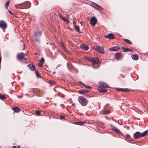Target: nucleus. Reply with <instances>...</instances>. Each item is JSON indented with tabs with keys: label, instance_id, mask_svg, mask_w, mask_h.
<instances>
[{
	"label": "nucleus",
	"instance_id": "nucleus-1",
	"mask_svg": "<svg viewBox=\"0 0 148 148\" xmlns=\"http://www.w3.org/2000/svg\"><path fill=\"white\" fill-rule=\"evenodd\" d=\"M99 84L101 87L99 89V91L101 92H106L107 91V90L105 89V88H108L110 87L108 85L103 82H100Z\"/></svg>",
	"mask_w": 148,
	"mask_h": 148
},
{
	"label": "nucleus",
	"instance_id": "nucleus-2",
	"mask_svg": "<svg viewBox=\"0 0 148 148\" xmlns=\"http://www.w3.org/2000/svg\"><path fill=\"white\" fill-rule=\"evenodd\" d=\"M78 100L79 102L82 106H84L87 105V99L84 97L80 96L78 98Z\"/></svg>",
	"mask_w": 148,
	"mask_h": 148
},
{
	"label": "nucleus",
	"instance_id": "nucleus-3",
	"mask_svg": "<svg viewBox=\"0 0 148 148\" xmlns=\"http://www.w3.org/2000/svg\"><path fill=\"white\" fill-rule=\"evenodd\" d=\"M93 48L95 49L101 53L103 54L104 53L103 48L102 47L95 45L94 46Z\"/></svg>",
	"mask_w": 148,
	"mask_h": 148
},
{
	"label": "nucleus",
	"instance_id": "nucleus-4",
	"mask_svg": "<svg viewBox=\"0 0 148 148\" xmlns=\"http://www.w3.org/2000/svg\"><path fill=\"white\" fill-rule=\"evenodd\" d=\"M90 5L92 7L97 10H101L103 9L100 6L93 2H92L90 3Z\"/></svg>",
	"mask_w": 148,
	"mask_h": 148
},
{
	"label": "nucleus",
	"instance_id": "nucleus-5",
	"mask_svg": "<svg viewBox=\"0 0 148 148\" xmlns=\"http://www.w3.org/2000/svg\"><path fill=\"white\" fill-rule=\"evenodd\" d=\"M25 55V54L22 52L17 54L16 56L17 60L18 61H21L24 59Z\"/></svg>",
	"mask_w": 148,
	"mask_h": 148
},
{
	"label": "nucleus",
	"instance_id": "nucleus-6",
	"mask_svg": "<svg viewBox=\"0 0 148 148\" xmlns=\"http://www.w3.org/2000/svg\"><path fill=\"white\" fill-rule=\"evenodd\" d=\"M7 27V24L6 23L3 21H0V27L3 30H5Z\"/></svg>",
	"mask_w": 148,
	"mask_h": 148
},
{
	"label": "nucleus",
	"instance_id": "nucleus-7",
	"mask_svg": "<svg viewBox=\"0 0 148 148\" xmlns=\"http://www.w3.org/2000/svg\"><path fill=\"white\" fill-rule=\"evenodd\" d=\"M97 19L95 17H93L91 18L90 23L92 25L94 26L97 23Z\"/></svg>",
	"mask_w": 148,
	"mask_h": 148
},
{
	"label": "nucleus",
	"instance_id": "nucleus-8",
	"mask_svg": "<svg viewBox=\"0 0 148 148\" xmlns=\"http://www.w3.org/2000/svg\"><path fill=\"white\" fill-rule=\"evenodd\" d=\"M133 137L135 139H138L140 138L141 137V133L139 132H137L134 134Z\"/></svg>",
	"mask_w": 148,
	"mask_h": 148
},
{
	"label": "nucleus",
	"instance_id": "nucleus-9",
	"mask_svg": "<svg viewBox=\"0 0 148 148\" xmlns=\"http://www.w3.org/2000/svg\"><path fill=\"white\" fill-rule=\"evenodd\" d=\"M104 37L106 38H108L110 40L115 39V37L113 34L109 33L108 35L105 36Z\"/></svg>",
	"mask_w": 148,
	"mask_h": 148
},
{
	"label": "nucleus",
	"instance_id": "nucleus-10",
	"mask_svg": "<svg viewBox=\"0 0 148 148\" xmlns=\"http://www.w3.org/2000/svg\"><path fill=\"white\" fill-rule=\"evenodd\" d=\"M91 62L94 64H97L99 63V59L97 57L92 58Z\"/></svg>",
	"mask_w": 148,
	"mask_h": 148
},
{
	"label": "nucleus",
	"instance_id": "nucleus-11",
	"mask_svg": "<svg viewBox=\"0 0 148 148\" xmlns=\"http://www.w3.org/2000/svg\"><path fill=\"white\" fill-rule=\"evenodd\" d=\"M116 90L119 91H121L123 92H128V90L126 88H115Z\"/></svg>",
	"mask_w": 148,
	"mask_h": 148
},
{
	"label": "nucleus",
	"instance_id": "nucleus-12",
	"mask_svg": "<svg viewBox=\"0 0 148 148\" xmlns=\"http://www.w3.org/2000/svg\"><path fill=\"white\" fill-rule=\"evenodd\" d=\"M122 54L121 53H116L115 55V58L117 60H119L122 57Z\"/></svg>",
	"mask_w": 148,
	"mask_h": 148
},
{
	"label": "nucleus",
	"instance_id": "nucleus-13",
	"mask_svg": "<svg viewBox=\"0 0 148 148\" xmlns=\"http://www.w3.org/2000/svg\"><path fill=\"white\" fill-rule=\"evenodd\" d=\"M42 31H37L35 32V38H37L40 36L42 34Z\"/></svg>",
	"mask_w": 148,
	"mask_h": 148
},
{
	"label": "nucleus",
	"instance_id": "nucleus-14",
	"mask_svg": "<svg viewBox=\"0 0 148 148\" xmlns=\"http://www.w3.org/2000/svg\"><path fill=\"white\" fill-rule=\"evenodd\" d=\"M80 47L82 49L85 50H87L89 49V47L88 46L84 45H81L80 46Z\"/></svg>",
	"mask_w": 148,
	"mask_h": 148
},
{
	"label": "nucleus",
	"instance_id": "nucleus-15",
	"mask_svg": "<svg viewBox=\"0 0 148 148\" xmlns=\"http://www.w3.org/2000/svg\"><path fill=\"white\" fill-rule=\"evenodd\" d=\"M120 48V47L119 46H114L110 48L109 49L110 51H114L119 50Z\"/></svg>",
	"mask_w": 148,
	"mask_h": 148
},
{
	"label": "nucleus",
	"instance_id": "nucleus-16",
	"mask_svg": "<svg viewBox=\"0 0 148 148\" xmlns=\"http://www.w3.org/2000/svg\"><path fill=\"white\" fill-rule=\"evenodd\" d=\"M28 66L29 67V69L30 70L32 71H34L35 69V66L33 64H30L28 65Z\"/></svg>",
	"mask_w": 148,
	"mask_h": 148
},
{
	"label": "nucleus",
	"instance_id": "nucleus-17",
	"mask_svg": "<svg viewBox=\"0 0 148 148\" xmlns=\"http://www.w3.org/2000/svg\"><path fill=\"white\" fill-rule=\"evenodd\" d=\"M21 4L23 6V7L24 8V9H27L30 7H27L26 6V5L29 4V2H25Z\"/></svg>",
	"mask_w": 148,
	"mask_h": 148
},
{
	"label": "nucleus",
	"instance_id": "nucleus-18",
	"mask_svg": "<svg viewBox=\"0 0 148 148\" xmlns=\"http://www.w3.org/2000/svg\"><path fill=\"white\" fill-rule=\"evenodd\" d=\"M131 57L132 59L135 60H137L139 58L138 55L137 54L132 55L131 56Z\"/></svg>",
	"mask_w": 148,
	"mask_h": 148
},
{
	"label": "nucleus",
	"instance_id": "nucleus-19",
	"mask_svg": "<svg viewBox=\"0 0 148 148\" xmlns=\"http://www.w3.org/2000/svg\"><path fill=\"white\" fill-rule=\"evenodd\" d=\"M89 91L85 89H82L80 90L79 91V93L80 94H83L84 93H86L87 92H88Z\"/></svg>",
	"mask_w": 148,
	"mask_h": 148
},
{
	"label": "nucleus",
	"instance_id": "nucleus-20",
	"mask_svg": "<svg viewBox=\"0 0 148 148\" xmlns=\"http://www.w3.org/2000/svg\"><path fill=\"white\" fill-rule=\"evenodd\" d=\"M15 7L16 8H20V9H24L23 7V6L22 5V4H17V5H15Z\"/></svg>",
	"mask_w": 148,
	"mask_h": 148
},
{
	"label": "nucleus",
	"instance_id": "nucleus-21",
	"mask_svg": "<svg viewBox=\"0 0 148 148\" xmlns=\"http://www.w3.org/2000/svg\"><path fill=\"white\" fill-rule=\"evenodd\" d=\"M85 123V122L84 121H81V122H75L74 123L77 125H83L84 123Z\"/></svg>",
	"mask_w": 148,
	"mask_h": 148
},
{
	"label": "nucleus",
	"instance_id": "nucleus-22",
	"mask_svg": "<svg viewBox=\"0 0 148 148\" xmlns=\"http://www.w3.org/2000/svg\"><path fill=\"white\" fill-rule=\"evenodd\" d=\"M12 110L15 112H18L20 111V108L18 107H15L12 108Z\"/></svg>",
	"mask_w": 148,
	"mask_h": 148
},
{
	"label": "nucleus",
	"instance_id": "nucleus-23",
	"mask_svg": "<svg viewBox=\"0 0 148 148\" xmlns=\"http://www.w3.org/2000/svg\"><path fill=\"white\" fill-rule=\"evenodd\" d=\"M122 49L123 50V51L125 52H127L128 51H131L132 50H130V49L128 48H125L124 47H122Z\"/></svg>",
	"mask_w": 148,
	"mask_h": 148
},
{
	"label": "nucleus",
	"instance_id": "nucleus-24",
	"mask_svg": "<svg viewBox=\"0 0 148 148\" xmlns=\"http://www.w3.org/2000/svg\"><path fill=\"white\" fill-rule=\"evenodd\" d=\"M147 133V130L145 131L143 133H141V137H143L145 136Z\"/></svg>",
	"mask_w": 148,
	"mask_h": 148
},
{
	"label": "nucleus",
	"instance_id": "nucleus-25",
	"mask_svg": "<svg viewBox=\"0 0 148 148\" xmlns=\"http://www.w3.org/2000/svg\"><path fill=\"white\" fill-rule=\"evenodd\" d=\"M10 2L9 0H8L5 3V8L6 9V10L8 9Z\"/></svg>",
	"mask_w": 148,
	"mask_h": 148
},
{
	"label": "nucleus",
	"instance_id": "nucleus-26",
	"mask_svg": "<svg viewBox=\"0 0 148 148\" xmlns=\"http://www.w3.org/2000/svg\"><path fill=\"white\" fill-rule=\"evenodd\" d=\"M75 28V29L78 32H80V31L79 29V28L78 26L76 25L74 27Z\"/></svg>",
	"mask_w": 148,
	"mask_h": 148
},
{
	"label": "nucleus",
	"instance_id": "nucleus-27",
	"mask_svg": "<svg viewBox=\"0 0 148 148\" xmlns=\"http://www.w3.org/2000/svg\"><path fill=\"white\" fill-rule=\"evenodd\" d=\"M114 131L116 133L120 134L121 133V132L120 130L116 127V128L115 129V130H114Z\"/></svg>",
	"mask_w": 148,
	"mask_h": 148
},
{
	"label": "nucleus",
	"instance_id": "nucleus-28",
	"mask_svg": "<svg viewBox=\"0 0 148 148\" xmlns=\"http://www.w3.org/2000/svg\"><path fill=\"white\" fill-rule=\"evenodd\" d=\"M124 40L125 41L127 42V43H128L129 44H132V42H130V40H128L127 39L125 38V39H124Z\"/></svg>",
	"mask_w": 148,
	"mask_h": 148
},
{
	"label": "nucleus",
	"instance_id": "nucleus-29",
	"mask_svg": "<svg viewBox=\"0 0 148 148\" xmlns=\"http://www.w3.org/2000/svg\"><path fill=\"white\" fill-rule=\"evenodd\" d=\"M35 73L37 77H41V76L38 74V73L37 70L35 71Z\"/></svg>",
	"mask_w": 148,
	"mask_h": 148
},
{
	"label": "nucleus",
	"instance_id": "nucleus-30",
	"mask_svg": "<svg viewBox=\"0 0 148 148\" xmlns=\"http://www.w3.org/2000/svg\"><path fill=\"white\" fill-rule=\"evenodd\" d=\"M34 41L35 42L38 43H40V41L39 39L38 38H35Z\"/></svg>",
	"mask_w": 148,
	"mask_h": 148
},
{
	"label": "nucleus",
	"instance_id": "nucleus-31",
	"mask_svg": "<svg viewBox=\"0 0 148 148\" xmlns=\"http://www.w3.org/2000/svg\"><path fill=\"white\" fill-rule=\"evenodd\" d=\"M92 59V57H91V58H88L87 57H85V59L86 60L89 61H90L91 62V61Z\"/></svg>",
	"mask_w": 148,
	"mask_h": 148
},
{
	"label": "nucleus",
	"instance_id": "nucleus-32",
	"mask_svg": "<svg viewBox=\"0 0 148 148\" xmlns=\"http://www.w3.org/2000/svg\"><path fill=\"white\" fill-rule=\"evenodd\" d=\"M5 97L4 95L0 94V99L2 100L5 99Z\"/></svg>",
	"mask_w": 148,
	"mask_h": 148
},
{
	"label": "nucleus",
	"instance_id": "nucleus-33",
	"mask_svg": "<svg viewBox=\"0 0 148 148\" xmlns=\"http://www.w3.org/2000/svg\"><path fill=\"white\" fill-rule=\"evenodd\" d=\"M110 127L112 128V130L114 131L115 130V129L116 128V127L114 126V125H113L111 124H110Z\"/></svg>",
	"mask_w": 148,
	"mask_h": 148
},
{
	"label": "nucleus",
	"instance_id": "nucleus-34",
	"mask_svg": "<svg viewBox=\"0 0 148 148\" xmlns=\"http://www.w3.org/2000/svg\"><path fill=\"white\" fill-rule=\"evenodd\" d=\"M58 15L59 16V17L62 20H64V18L62 16V14H61L60 13H58Z\"/></svg>",
	"mask_w": 148,
	"mask_h": 148
},
{
	"label": "nucleus",
	"instance_id": "nucleus-35",
	"mask_svg": "<svg viewBox=\"0 0 148 148\" xmlns=\"http://www.w3.org/2000/svg\"><path fill=\"white\" fill-rule=\"evenodd\" d=\"M79 83L80 84H82L83 86L85 88L87 86H86L85 84L84 83H83L81 81H79Z\"/></svg>",
	"mask_w": 148,
	"mask_h": 148
},
{
	"label": "nucleus",
	"instance_id": "nucleus-36",
	"mask_svg": "<svg viewBox=\"0 0 148 148\" xmlns=\"http://www.w3.org/2000/svg\"><path fill=\"white\" fill-rule=\"evenodd\" d=\"M55 82L52 80H50L49 81V83L51 84H55Z\"/></svg>",
	"mask_w": 148,
	"mask_h": 148
},
{
	"label": "nucleus",
	"instance_id": "nucleus-37",
	"mask_svg": "<svg viewBox=\"0 0 148 148\" xmlns=\"http://www.w3.org/2000/svg\"><path fill=\"white\" fill-rule=\"evenodd\" d=\"M110 113V112L109 110H106L105 111L104 113L105 114H109Z\"/></svg>",
	"mask_w": 148,
	"mask_h": 148
},
{
	"label": "nucleus",
	"instance_id": "nucleus-38",
	"mask_svg": "<svg viewBox=\"0 0 148 148\" xmlns=\"http://www.w3.org/2000/svg\"><path fill=\"white\" fill-rule=\"evenodd\" d=\"M60 43L61 44L62 47L64 49H65L66 48L64 44L62 42H60Z\"/></svg>",
	"mask_w": 148,
	"mask_h": 148
},
{
	"label": "nucleus",
	"instance_id": "nucleus-39",
	"mask_svg": "<svg viewBox=\"0 0 148 148\" xmlns=\"http://www.w3.org/2000/svg\"><path fill=\"white\" fill-rule=\"evenodd\" d=\"M44 58H41L40 60V63H43L44 62Z\"/></svg>",
	"mask_w": 148,
	"mask_h": 148
},
{
	"label": "nucleus",
	"instance_id": "nucleus-40",
	"mask_svg": "<svg viewBox=\"0 0 148 148\" xmlns=\"http://www.w3.org/2000/svg\"><path fill=\"white\" fill-rule=\"evenodd\" d=\"M36 114H37V115H39L40 114V112L38 111V110H36Z\"/></svg>",
	"mask_w": 148,
	"mask_h": 148
},
{
	"label": "nucleus",
	"instance_id": "nucleus-41",
	"mask_svg": "<svg viewBox=\"0 0 148 148\" xmlns=\"http://www.w3.org/2000/svg\"><path fill=\"white\" fill-rule=\"evenodd\" d=\"M60 119L61 120L63 119H64L65 117L63 115H61L60 116Z\"/></svg>",
	"mask_w": 148,
	"mask_h": 148
},
{
	"label": "nucleus",
	"instance_id": "nucleus-42",
	"mask_svg": "<svg viewBox=\"0 0 148 148\" xmlns=\"http://www.w3.org/2000/svg\"><path fill=\"white\" fill-rule=\"evenodd\" d=\"M63 20L64 21H65L66 22H67L68 23H69V21L68 19H65V18H64V20Z\"/></svg>",
	"mask_w": 148,
	"mask_h": 148
},
{
	"label": "nucleus",
	"instance_id": "nucleus-43",
	"mask_svg": "<svg viewBox=\"0 0 148 148\" xmlns=\"http://www.w3.org/2000/svg\"><path fill=\"white\" fill-rule=\"evenodd\" d=\"M38 65L42 68V63L38 64Z\"/></svg>",
	"mask_w": 148,
	"mask_h": 148
},
{
	"label": "nucleus",
	"instance_id": "nucleus-44",
	"mask_svg": "<svg viewBox=\"0 0 148 148\" xmlns=\"http://www.w3.org/2000/svg\"><path fill=\"white\" fill-rule=\"evenodd\" d=\"M73 25L74 27L77 25H76V23L75 21L73 22Z\"/></svg>",
	"mask_w": 148,
	"mask_h": 148
},
{
	"label": "nucleus",
	"instance_id": "nucleus-45",
	"mask_svg": "<svg viewBox=\"0 0 148 148\" xmlns=\"http://www.w3.org/2000/svg\"><path fill=\"white\" fill-rule=\"evenodd\" d=\"M13 148H20V146H18V147H16V146H13L12 147Z\"/></svg>",
	"mask_w": 148,
	"mask_h": 148
},
{
	"label": "nucleus",
	"instance_id": "nucleus-46",
	"mask_svg": "<svg viewBox=\"0 0 148 148\" xmlns=\"http://www.w3.org/2000/svg\"><path fill=\"white\" fill-rule=\"evenodd\" d=\"M86 88H87L88 89H91L92 88L89 86H86Z\"/></svg>",
	"mask_w": 148,
	"mask_h": 148
},
{
	"label": "nucleus",
	"instance_id": "nucleus-47",
	"mask_svg": "<svg viewBox=\"0 0 148 148\" xmlns=\"http://www.w3.org/2000/svg\"><path fill=\"white\" fill-rule=\"evenodd\" d=\"M92 67L94 68H98L99 67V66H97V67H95L94 65H92Z\"/></svg>",
	"mask_w": 148,
	"mask_h": 148
},
{
	"label": "nucleus",
	"instance_id": "nucleus-48",
	"mask_svg": "<svg viewBox=\"0 0 148 148\" xmlns=\"http://www.w3.org/2000/svg\"><path fill=\"white\" fill-rule=\"evenodd\" d=\"M8 11L9 13L10 14H11V15H12V12H11L10 10H8Z\"/></svg>",
	"mask_w": 148,
	"mask_h": 148
},
{
	"label": "nucleus",
	"instance_id": "nucleus-49",
	"mask_svg": "<svg viewBox=\"0 0 148 148\" xmlns=\"http://www.w3.org/2000/svg\"><path fill=\"white\" fill-rule=\"evenodd\" d=\"M60 106H62V108H64V107H64V105H63V104H60Z\"/></svg>",
	"mask_w": 148,
	"mask_h": 148
},
{
	"label": "nucleus",
	"instance_id": "nucleus-50",
	"mask_svg": "<svg viewBox=\"0 0 148 148\" xmlns=\"http://www.w3.org/2000/svg\"><path fill=\"white\" fill-rule=\"evenodd\" d=\"M23 46H24L23 49H25V46L24 44H23Z\"/></svg>",
	"mask_w": 148,
	"mask_h": 148
},
{
	"label": "nucleus",
	"instance_id": "nucleus-51",
	"mask_svg": "<svg viewBox=\"0 0 148 148\" xmlns=\"http://www.w3.org/2000/svg\"><path fill=\"white\" fill-rule=\"evenodd\" d=\"M72 105L73 106H74L75 105V104L74 103H73L72 104Z\"/></svg>",
	"mask_w": 148,
	"mask_h": 148
},
{
	"label": "nucleus",
	"instance_id": "nucleus-52",
	"mask_svg": "<svg viewBox=\"0 0 148 148\" xmlns=\"http://www.w3.org/2000/svg\"><path fill=\"white\" fill-rule=\"evenodd\" d=\"M3 32H5V30H3Z\"/></svg>",
	"mask_w": 148,
	"mask_h": 148
},
{
	"label": "nucleus",
	"instance_id": "nucleus-53",
	"mask_svg": "<svg viewBox=\"0 0 148 148\" xmlns=\"http://www.w3.org/2000/svg\"><path fill=\"white\" fill-rule=\"evenodd\" d=\"M55 73H56L55 72H53V73L55 74Z\"/></svg>",
	"mask_w": 148,
	"mask_h": 148
},
{
	"label": "nucleus",
	"instance_id": "nucleus-54",
	"mask_svg": "<svg viewBox=\"0 0 148 148\" xmlns=\"http://www.w3.org/2000/svg\"><path fill=\"white\" fill-rule=\"evenodd\" d=\"M108 105L106 104V106H108Z\"/></svg>",
	"mask_w": 148,
	"mask_h": 148
}]
</instances>
